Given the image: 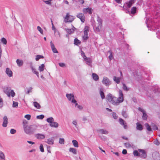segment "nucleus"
Masks as SVG:
<instances>
[{"label":"nucleus","instance_id":"obj_33","mask_svg":"<svg viewBox=\"0 0 160 160\" xmlns=\"http://www.w3.org/2000/svg\"><path fill=\"white\" fill-rule=\"evenodd\" d=\"M74 146L75 147H78V142L75 140H73L72 141Z\"/></svg>","mask_w":160,"mask_h":160},{"label":"nucleus","instance_id":"obj_13","mask_svg":"<svg viewBox=\"0 0 160 160\" xmlns=\"http://www.w3.org/2000/svg\"><path fill=\"white\" fill-rule=\"evenodd\" d=\"M35 136L37 138L39 139H42L45 138V136L44 134L40 133L36 134Z\"/></svg>","mask_w":160,"mask_h":160},{"label":"nucleus","instance_id":"obj_42","mask_svg":"<svg viewBox=\"0 0 160 160\" xmlns=\"http://www.w3.org/2000/svg\"><path fill=\"white\" fill-rule=\"evenodd\" d=\"M97 21L98 22V24L102 25V20L101 18L98 16L97 17Z\"/></svg>","mask_w":160,"mask_h":160},{"label":"nucleus","instance_id":"obj_61","mask_svg":"<svg viewBox=\"0 0 160 160\" xmlns=\"http://www.w3.org/2000/svg\"><path fill=\"white\" fill-rule=\"evenodd\" d=\"M44 2L45 3L49 5H50L51 4V0L44 1Z\"/></svg>","mask_w":160,"mask_h":160},{"label":"nucleus","instance_id":"obj_35","mask_svg":"<svg viewBox=\"0 0 160 160\" xmlns=\"http://www.w3.org/2000/svg\"><path fill=\"white\" fill-rule=\"evenodd\" d=\"M46 121L50 124L54 121V119L52 117H50L47 118Z\"/></svg>","mask_w":160,"mask_h":160},{"label":"nucleus","instance_id":"obj_27","mask_svg":"<svg viewBox=\"0 0 160 160\" xmlns=\"http://www.w3.org/2000/svg\"><path fill=\"white\" fill-rule=\"evenodd\" d=\"M136 125V128L137 130L141 131L143 129V127L142 125L141 124H140L139 123H137Z\"/></svg>","mask_w":160,"mask_h":160},{"label":"nucleus","instance_id":"obj_36","mask_svg":"<svg viewBox=\"0 0 160 160\" xmlns=\"http://www.w3.org/2000/svg\"><path fill=\"white\" fill-rule=\"evenodd\" d=\"M145 126L146 127L147 129L149 131H152V130L150 126L147 123H146L145 124Z\"/></svg>","mask_w":160,"mask_h":160},{"label":"nucleus","instance_id":"obj_39","mask_svg":"<svg viewBox=\"0 0 160 160\" xmlns=\"http://www.w3.org/2000/svg\"><path fill=\"white\" fill-rule=\"evenodd\" d=\"M122 115L125 118H127L128 117V114L125 111H122Z\"/></svg>","mask_w":160,"mask_h":160},{"label":"nucleus","instance_id":"obj_54","mask_svg":"<svg viewBox=\"0 0 160 160\" xmlns=\"http://www.w3.org/2000/svg\"><path fill=\"white\" fill-rule=\"evenodd\" d=\"M18 103L17 102L13 101V102L12 106L13 107H17L18 106Z\"/></svg>","mask_w":160,"mask_h":160},{"label":"nucleus","instance_id":"obj_46","mask_svg":"<svg viewBox=\"0 0 160 160\" xmlns=\"http://www.w3.org/2000/svg\"><path fill=\"white\" fill-rule=\"evenodd\" d=\"M44 117V115H38L37 116V118L39 119H42Z\"/></svg>","mask_w":160,"mask_h":160},{"label":"nucleus","instance_id":"obj_30","mask_svg":"<svg viewBox=\"0 0 160 160\" xmlns=\"http://www.w3.org/2000/svg\"><path fill=\"white\" fill-rule=\"evenodd\" d=\"M92 77L93 79L95 81H97L99 79L98 76L95 73L92 74Z\"/></svg>","mask_w":160,"mask_h":160},{"label":"nucleus","instance_id":"obj_49","mask_svg":"<svg viewBox=\"0 0 160 160\" xmlns=\"http://www.w3.org/2000/svg\"><path fill=\"white\" fill-rule=\"evenodd\" d=\"M39 148L40 151L41 152H44V149L43 148V146L42 144H41L40 145Z\"/></svg>","mask_w":160,"mask_h":160},{"label":"nucleus","instance_id":"obj_9","mask_svg":"<svg viewBox=\"0 0 160 160\" xmlns=\"http://www.w3.org/2000/svg\"><path fill=\"white\" fill-rule=\"evenodd\" d=\"M76 16L78 18H79L80 19L81 21L82 22H84L85 17L83 13H78L77 15Z\"/></svg>","mask_w":160,"mask_h":160},{"label":"nucleus","instance_id":"obj_62","mask_svg":"<svg viewBox=\"0 0 160 160\" xmlns=\"http://www.w3.org/2000/svg\"><path fill=\"white\" fill-rule=\"evenodd\" d=\"M58 64L60 67H64L65 66V64L62 62L59 63Z\"/></svg>","mask_w":160,"mask_h":160},{"label":"nucleus","instance_id":"obj_37","mask_svg":"<svg viewBox=\"0 0 160 160\" xmlns=\"http://www.w3.org/2000/svg\"><path fill=\"white\" fill-rule=\"evenodd\" d=\"M44 58V57L41 55H38L36 56L35 60L36 61H38L40 58Z\"/></svg>","mask_w":160,"mask_h":160},{"label":"nucleus","instance_id":"obj_14","mask_svg":"<svg viewBox=\"0 0 160 160\" xmlns=\"http://www.w3.org/2000/svg\"><path fill=\"white\" fill-rule=\"evenodd\" d=\"M3 119V122L2 124V126L3 127H6L8 122V119L7 117L6 116L4 117Z\"/></svg>","mask_w":160,"mask_h":160},{"label":"nucleus","instance_id":"obj_28","mask_svg":"<svg viewBox=\"0 0 160 160\" xmlns=\"http://www.w3.org/2000/svg\"><path fill=\"white\" fill-rule=\"evenodd\" d=\"M84 60L87 63V64L88 65H90L92 62V61L90 58H89L86 57L84 59Z\"/></svg>","mask_w":160,"mask_h":160},{"label":"nucleus","instance_id":"obj_2","mask_svg":"<svg viewBox=\"0 0 160 160\" xmlns=\"http://www.w3.org/2000/svg\"><path fill=\"white\" fill-rule=\"evenodd\" d=\"M119 96L118 98L114 97L111 103L112 104L118 105L124 100L122 90H119Z\"/></svg>","mask_w":160,"mask_h":160},{"label":"nucleus","instance_id":"obj_12","mask_svg":"<svg viewBox=\"0 0 160 160\" xmlns=\"http://www.w3.org/2000/svg\"><path fill=\"white\" fill-rule=\"evenodd\" d=\"M30 67L33 73L36 74L37 75V76L38 78H39L38 72L37 71L36 69L33 67L32 66V63H30Z\"/></svg>","mask_w":160,"mask_h":160},{"label":"nucleus","instance_id":"obj_26","mask_svg":"<svg viewBox=\"0 0 160 160\" xmlns=\"http://www.w3.org/2000/svg\"><path fill=\"white\" fill-rule=\"evenodd\" d=\"M16 62L18 65L19 67H21L22 66L23 64V62L22 60L17 59L16 60Z\"/></svg>","mask_w":160,"mask_h":160},{"label":"nucleus","instance_id":"obj_58","mask_svg":"<svg viewBox=\"0 0 160 160\" xmlns=\"http://www.w3.org/2000/svg\"><path fill=\"white\" fill-rule=\"evenodd\" d=\"M31 115L29 114H27L24 117L26 118L28 120H29L31 119Z\"/></svg>","mask_w":160,"mask_h":160},{"label":"nucleus","instance_id":"obj_20","mask_svg":"<svg viewBox=\"0 0 160 160\" xmlns=\"http://www.w3.org/2000/svg\"><path fill=\"white\" fill-rule=\"evenodd\" d=\"M114 97V96H113L112 94L110 93H109L107 96V98L108 101L111 103Z\"/></svg>","mask_w":160,"mask_h":160},{"label":"nucleus","instance_id":"obj_24","mask_svg":"<svg viewBox=\"0 0 160 160\" xmlns=\"http://www.w3.org/2000/svg\"><path fill=\"white\" fill-rule=\"evenodd\" d=\"M103 91V88H101L100 90V94L101 98L102 99H103L105 98V95Z\"/></svg>","mask_w":160,"mask_h":160},{"label":"nucleus","instance_id":"obj_19","mask_svg":"<svg viewBox=\"0 0 160 160\" xmlns=\"http://www.w3.org/2000/svg\"><path fill=\"white\" fill-rule=\"evenodd\" d=\"M49 125L51 127L54 128H57L59 126L58 123L56 122H54V121L49 124Z\"/></svg>","mask_w":160,"mask_h":160},{"label":"nucleus","instance_id":"obj_55","mask_svg":"<svg viewBox=\"0 0 160 160\" xmlns=\"http://www.w3.org/2000/svg\"><path fill=\"white\" fill-rule=\"evenodd\" d=\"M10 133L12 134H14L16 132V130L14 129H12L10 131Z\"/></svg>","mask_w":160,"mask_h":160},{"label":"nucleus","instance_id":"obj_56","mask_svg":"<svg viewBox=\"0 0 160 160\" xmlns=\"http://www.w3.org/2000/svg\"><path fill=\"white\" fill-rule=\"evenodd\" d=\"M10 94L12 97H14L15 95V93L13 90H11L10 92Z\"/></svg>","mask_w":160,"mask_h":160},{"label":"nucleus","instance_id":"obj_34","mask_svg":"<svg viewBox=\"0 0 160 160\" xmlns=\"http://www.w3.org/2000/svg\"><path fill=\"white\" fill-rule=\"evenodd\" d=\"M81 43V42L77 38H75L74 40V44L76 45H78Z\"/></svg>","mask_w":160,"mask_h":160},{"label":"nucleus","instance_id":"obj_3","mask_svg":"<svg viewBox=\"0 0 160 160\" xmlns=\"http://www.w3.org/2000/svg\"><path fill=\"white\" fill-rule=\"evenodd\" d=\"M38 127V126L35 124L25 126L24 130L27 134H32L34 133Z\"/></svg>","mask_w":160,"mask_h":160},{"label":"nucleus","instance_id":"obj_43","mask_svg":"<svg viewBox=\"0 0 160 160\" xmlns=\"http://www.w3.org/2000/svg\"><path fill=\"white\" fill-rule=\"evenodd\" d=\"M108 52L110 53V55L109 56V58L110 60H111L113 58V56L112 54L111 51L109 50L108 51Z\"/></svg>","mask_w":160,"mask_h":160},{"label":"nucleus","instance_id":"obj_32","mask_svg":"<svg viewBox=\"0 0 160 160\" xmlns=\"http://www.w3.org/2000/svg\"><path fill=\"white\" fill-rule=\"evenodd\" d=\"M69 151L72 153L74 154H77V151L76 149L73 148H70L69 149Z\"/></svg>","mask_w":160,"mask_h":160},{"label":"nucleus","instance_id":"obj_21","mask_svg":"<svg viewBox=\"0 0 160 160\" xmlns=\"http://www.w3.org/2000/svg\"><path fill=\"white\" fill-rule=\"evenodd\" d=\"M102 26V25L98 24V26H96V27L95 26H93V28L94 30L96 32H98L100 31V29H101Z\"/></svg>","mask_w":160,"mask_h":160},{"label":"nucleus","instance_id":"obj_45","mask_svg":"<svg viewBox=\"0 0 160 160\" xmlns=\"http://www.w3.org/2000/svg\"><path fill=\"white\" fill-rule=\"evenodd\" d=\"M124 145L127 148H131L132 146L131 144L129 142H127L124 143Z\"/></svg>","mask_w":160,"mask_h":160},{"label":"nucleus","instance_id":"obj_22","mask_svg":"<svg viewBox=\"0 0 160 160\" xmlns=\"http://www.w3.org/2000/svg\"><path fill=\"white\" fill-rule=\"evenodd\" d=\"M46 142L49 144H53L54 143L53 138L52 137L48 139L47 141Z\"/></svg>","mask_w":160,"mask_h":160},{"label":"nucleus","instance_id":"obj_50","mask_svg":"<svg viewBox=\"0 0 160 160\" xmlns=\"http://www.w3.org/2000/svg\"><path fill=\"white\" fill-rule=\"evenodd\" d=\"M154 91L155 93L157 92H160V89L158 87H156L155 88L154 90Z\"/></svg>","mask_w":160,"mask_h":160},{"label":"nucleus","instance_id":"obj_31","mask_svg":"<svg viewBox=\"0 0 160 160\" xmlns=\"http://www.w3.org/2000/svg\"><path fill=\"white\" fill-rule=\"evenodd\" d=\"M120 78L118 77H117L116 76L113 77V80L117 83L118 84L120 82Z\"/></svg>","mask_w":160,"mask_h":160},{"label":"nucleus","instance_id":"obj_18","mask_svg":"<svg viewBox=\"0 0 160 160\" xmlns=\"http://www.w3.org/2000/svg\"><path fill=\"white\" fill-rule=\"evenodd\" d=\"M6 73L9 77L12 76V71L8 68L6 69Z\"/></svg>","mask_w":160,"mask_h":160},{"label":"nucleus","instance_id":"obj_5","mask_svg":"<svg viewBox=\"0 0 160 160\" xmlns=\"http://www.w3.org/2000/svg\"><path fill=\"white\" fill-rule=\"evenodd\" d=\"M74 19V18L73 16L70 15L69 13H67L64 18V21L65 23L71 22Z\"/></svg>","mask_w":160,"mask_h":160},{"label":"nucleus","instance_id":"obj_40","mask_svg":"<svg viewBox=\"0 0 160 160\" xmlns=\"http://www.w3.org/2000/svg\"><path fill=\"white\" fill-rule=\"evenodd\" d=\"M142 118L144 120H146L148 116L145 112L142 113Z\"/></svg>","mask_w":160,"mask_h":160},{"label":"nucleus","instance_id":"obj_23","mask_svg":"<svg viewBox=\"0 0 160 160\" xmlns=\"http://www.w3.org/2000/svg\"><path fill=\"white\" fill-rule=\"evenodd\" d=\"M98 132L102 134H108V131L103 129L98 130Z\"/></svg>","mask_w":160,"mask_h":160},{"label":"nucleus","instance_id":"obj_41","mask_svg":"<svg viewBox=\"0 0 160 160\" xmlns=\"http://www.w3.org/2000/svg\"><path fill=\"white\" fill-rule=\"evenodd\" d=\"M133 154L134 156H139V153L137 150H134L133 152Z\"/></svg>","mask_w":160,"mask_h":160},{"label":"nucleus","instance_id":"obj_17","mask_svg":"<svg viewBox=\"0 0 160 160\" xmlns=\"http://www.w3.org/2000/svg\"><path fill=\"white\" fill-rule=\"evenodd\" d=\"M10 88L8 87H5L4 88V91L5 93L7 95V96L10 97Z\"/></svg>","mask_w":160,"mask_h":160},{"label":"nucleus","instance_id":"obj_51","mask_svg":"<svg viewBox=\"0 0 160 160\" xmlns=\"http://www.w3.org/2000/svg\"><path fill=\"white\" fill-rule=\"evenodd\" d=\"M153 143H154V144L157 146L159 145L160 144V142H159L158 141V140L157 139H156L153 142Z\"/></svg>","mask_w":160,"mask_h":160},{"label":"nucleus","instance_id":"obj_64","mask_svg":"<svg viewBox=\"0 0 160 160\" xmlns=\"http://www.w3.org/2000/svg\"><path fill=\"white\" fill-rule=\"evenodd\" d=\"M138 110L141 111V112H142V113L144 112L145 111L142 108H141L140 107L138 108Z\"/></svg>","mask_w":160,"mask_h":160},{"label":"nucleus","instance_id":"obj_4","mask_svg":"<svg viewBox=\"0 0 160 160\" xmlns=\"http://www.w3.org/2000/svg\"><path fill=\"white\" fill-rule=\"evenodd\" d=\"M66 97L69 101H71V102L75 104V106L78 105L77 101L74 99V95L72 94H67Z\"/></svg>","mask_w":160,"mask_h":160},{"label":"nucleus","instance_id":"obj_29","mask_svg":"<svg viewBox=\"0 0 160 160\" xmlns=\"http://www.w3.org/2000/svg\"><path fill=\"white\" fill-rule=\"evenodd\" d=\"M33 105L34 107L37 109H40L41 108L40 105L36 102H33Z\"/></svg>","mask_w":160,"mask_h":160},{"label":"nucleus","instance_id":"obj_53","mask_svg":"<svg viewBox=\"0 0 160 160\" xmlns=\"http://www.w3.org/2000/svg\"><path fill=\"white\" fill-rule=\"evenodd\" d=\"M38 30L42 34L43 30L40 26H38L37 28Z\"/></svg>","mask_w":160,"mask_h":160},{"label":"nucleus","instance_id":"obj_16","mask_svg":"<svg viewBox=\"0 0 160 160\" xmlns=\"http://www.w3.org/2000/svg\"><path fill=\"white\" fill-rule=\"evenodd\" d=\"M52 50L54 53H58V51L55 48L54 44L51 41L50 42Z\"/></svg>","mask_w":160,"mask_h":160},{"label":"nucleus","instance_id":"obj_47","mask_svg":"<svg viewBox=\"0 0 160 160\" xmlns=\"http://www.w3.org/2000/svg\"><path fill=\"white\" fill-rule=\"evenodd\" d=\"M64 140L63 138H60L59 140V143L61 144H64Z\"/></svg>","mask_w":160,"mask_h":160},{"label":"nucleus","instance_id":"obj_44","mask_svg":"<svg viewBox=\"0 0 160 160\" xmlns=\"http://www.w3.org/2000/svg\"><path fill=\"white\" fill-rule=\"evenodd\" d=\"M122 85V88L124 90L127 91H128L129 90V88L127 87V86H126L125 84L123 83Z\"/></svg>","mask_w":160,"mask_h":160},{"label":"nucleus","instance_id":"obj_63","mask_svg":"<svg viewBox=\"0 0 160 160\" xmlns=\"http://www.w3.org/2000/svg\"><path fill=\"white\" fill-rule=\"evenodd\" d=\"M112 116L113 117V118L115 119H116L117 118H118V117L117 116V114H116L115 113V112H113V113H112Z\"/></svg>","mask_w":160,"mask_h":160},{"label":"nucleus","instance_id":"obj_38","mask_svg":"<svg viewBox=\"0 0 160 160\" xmlns=\"http://www.w3.org/2000/svg\"><path fill=\"white\" fill-rule=\"evenodd\" d=\"M45 66L43 64H42L39 67V70L40 72H42L43 71Z\"/></svg>","mask_w":160,"mask_h":160},{"label":"nucleus","instance_id":"obj_57","mask_svg":"<svg viewBox=\"0 0 160 160\" xmlns=\"http://www.w3.org/2000/svg\"><path fill=\"white\" fill-rule=\"evenodd\" d=\"M152 127L153 130H158V128L157 126L155 124L152 125Z\"/></svg>","mask_w":160,"mask_h":160},{"label":"nucleus","instance_id":"obj_60","mask_svg":"<svg viewBox=\"0 0 160 160\" xmlns=\"http://www.w3.org/2000/svg\"><path fill=\"white\" fill-rule=\"evenodd\" d=\"M81 54L83 59L87 57L85 55L84 52L82 51H81Z\"/></svg>","mask_w":160,"mask_h":160},{"label":"nucleus","instance_id":"obj_10","mask_svg":"<svg viewBox=\"0 0 160 160\" xmlns=\"http://www.w3.org/2000/svg\"><path fill=\"white\" fill-rule=\"evenodd\" d=\"M119 122L121 125L123 126V128L125 129H127L128 128V126L126 125V122L122 118H119Z\"/></svg>","mask_w":160,"mask_h":160},{"label":"nucleus","instance_id":"obj_48","mask_svg":"<svg viewBox=\"0 0 160 160\" xmlns=\"http://www.w3.org/2000/svg\"><path fill=\"white\" fill-rule=\"evenodd\" d=\"M1 42L4 44H6L7 43V41L6 39L4 38H2L1 39Z\"/></svg>","mask_w":160,"mask_h":160},{"label":"nucleus","instance_id":"obj_11","mask_svg":"<svg viewBox=\"0 0 160 160\" xmlns=\"http://www.w3.org/2000/svg\"><path fill=\"white\" fill-rule=\"evenodd\" d=\"M82 12L84 14L88 13L91 14L92 13V9L91 8H84L83 9Z\"/></svg>","mask_w":160,"mask_h":160},{"label":"nucleus","instance_id":"obj_8","mask_svg":"<svg viewBox=\"0 0 160 160\" xmlns=\"http://www.w3.org/2000/svg\"><path fill=\"white\" fill-rule=\"evenodd\" d=\"M138 151L140 152L139 156L142 158H144L147 157L146 153L145 151L142 149H139Z\"/></svg>","mask_w":160,"mask_h":160},{"label":"nucleus","instance_id":"obj_25","mask_svg":"<svg viewBox=\"0 0 160 160\" xmlns=\"http://www.w3.org/2000/svg\"><path fill=\"white\" fill-rule=\"evenodd\" d=\"M0 160H6L4 154L1 151H0Z\"/></svg>","mask_w":160,"mask_h":160},{"label":"nucleus","instance_id":"obj_52","mask_svg":"<svg viewBox=\"0 0 160 160\" xmlns=\"http://www.w3.org/2000/svg\"><path fill=\"white\" fill-rule=\"evenodd\" d=\"M23 128L24 129L25 126H28L27 125V124H28V122L26 120L23 121Z\"/></svg>","mask_w":160,"mask_h":160},{"label":"nucleus","instance_id":"obj_15","mask_svg":"<svg viewBox=\"0 0 160 160\" xmlns=\"http://www.w3.org/2000/svg\"><path fill=\"white\" fill-rule=\"evenodd\" d=\"M72 29L66 28L65 29L66 32L69 34H71L74 33L75 28L73 27Z\"/></svg>","mask_w":160,"mask_h":160},{"label":"nucleus","instance_id":"obj_6","mask_svg":"<svg viewBox=\"0 0 160 160\" xmlns=\"http://www.w3.org/2000/svg\"><path fill=\"white\" fill-rule=\"evenodd\" d=\"M89 30V27L88 26H86L84 28V35L83 37L84 40H87L88 38V32Z\"/></svg>","mask_w":160,"mask_h":160},{"label":"nucleus","instance_id":"obj_1","mask_svg":"<svg viewBox=\"0 0 160 160\" xmlns=\"http://www.w3.org/2000/svg\"><path fill=\"white\" fill-rule=\"evenodd\" d=\"M134 2V0H130L128 2L125 3L123 6V8L127 9L126 12L127 13L128 12L130 15L131 14H134L136 12L137 8L135 7H132L130 11L129 10H128V9L130 8Z\"/></svg>","mask_w":160,"mask_h":160},{"label":"nucleus","instance_id":"obj_59","mask_svg":"<svg viewBox=\"0 0 160 160\" xmlns=\"http://www.w3.org/2000/svg\"><path fill=\"white\" fill-rule=\"evenodd\" d=\"M72 123L75 126V127L76 128H77L78 125L76 120H74L73 121Z\"/></svg>","mask_w":160,"mask_h":160},{"label":"nucleus","instance_id":"obj_7","mask_svg":"<svg viewBox=\"0 0 160 160\" xmlns=\"http://www.w3.org/2000/svg\"><path fill=\"white\" fill-rule=\"evenodd\" d=\"M102 83L106 86H108L111 84V81L107 77H104L102 81Z\"/></svg>","mask_w":160,"mask_h":160}]
</instances>
